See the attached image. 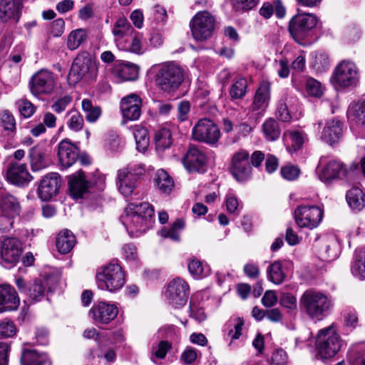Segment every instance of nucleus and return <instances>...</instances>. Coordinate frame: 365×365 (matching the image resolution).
I'll list each match as a JSON object with an SVG mask.
<instances>
[{"instance_id":"f257e3e1","label":"nucleus","mask_w":365,"mask_h":365,"mask_svg":"<svg viewBox=\"0 0 365 365\" xmlns=\"http://www.w3.org/2000/svg\"><path fill=\"white\" fill-rule=\"evenodd\" d=\"M153 214V207L148 202L130 203L120 219L129 234L137 237L148 227L149 219Z\"/></svg>"},{"instance_id":"f03ea898","label":"nucleus","mask_w":365,"mask_h":365,"mask_svg":"<svg viewBox=\"0 0 365 365\" xmlns=\"http://www.w3.org/2000/svg\"><path fill=\"white\" fill-rule=\"evenodd\" d=\"M184 78V69L179 64L171 61L158 66L155 82L160 90L171 93L180 87Z\"/></svg>"},{"instance_id":"7ed1b4c3","label":"nucleus","mask_w":365,"mask_h":365,"mask_svg":"<svg viewBox=\"0 0 365 365\" xmlns=\"http://www.w3.org/2000/svg\"><path fill=\"white\" fill-rule=\"evenodd\" d=\"M299 305L309 317L319 319L329 311L331 307V301L323 292L309 289L302 295Z\"/></svg>"},{"instance_id":"20e7f679","label":"nucleus","mask_w":365,"mask_h":365,"mask_svg":"<svg viewBox=\"0 0 365 365\" xmlns=\"http://www.w3.org/2000/svg\"><path fill=\"white\" fill-rule=\"evenodd\" d=\"M98 287L103 290L115 292L125 284V274L117 263H109L101 267L96 273Z\"/></svg>"},{"instance_id":"39448f33","label":"nucleus","mask_w":365,"mask_h":365,"mask_svg":"<svg viewBox=\"0 0 365 365\" xmlns=\"http://www.w3.org/2000/svg\"><path fill=\"white\" fill-rule=\"evenodd\" d=\"M343 341L334 326L321 329L317 336L316 346L322 359L334 356L340 350Z\"/></svg>"},{"instance_id":"423d86ee","label":"nucleus","mask_w":365,"mask_h":365,"mask_svg":"<svg viewBox=\"0 0 365 365\" xmlns=\"http://www.w3.org/2000/svg\"><path fill=\"white\" fill-rule=\"evenodd\" d=\"M189 26L192 37L197 41H204L212 36L215 19L207 11H199L192 17Z\"/></svg>"},{"instance_id":"0eeeda50","label":"nucleus","mask_w":365,"mask_h":365,"mask_svg":"<svg viewBox=\"0 0 365 365\" xmlns=\"http://www.w3.org/2000/svg\"><path fill=\"white\" fill-rule=\"evenodd\" d=\"M56 86L55 75L47 69L36 71L29 81L31 93L35 97L52 94Z\"/></svg>"},{"instance_id":"6e6552de","label":"nucleus","mask_w":365,"mask_h":365,"mask_svg":"<svg viewBox=\"0 0 365 365\" xmlns=\"http://www.w3.org/2000/svg\"><path fill=\"white\" fill-rule=\"evenodd\" d=\"M97 66L92 56L88 52L80 53L74 59L70 69L68 77L78 81L83 78H93L97 75Z\"/></svg>"},{"instance_id":"1a4fd4ad","label":"nucleus","mask_w":365,"mask_h":365,"mask_svg":"<svg viewBox=\"0 0 365 365\" xmlns=\"http://www.w3.org/2000/svg\"><path fill=\"white\" fill-rule=\"evenodd\" d=\"M194 140L215 145L220 138V130L217 125L209 118H202L197 121L192 130Z\"/></svg>"},{"instance_id":"9d476101","label":"nucleus","mask_w":365,"mask_h":365,"mask_svg":"<svg viewBox=\"0 0 365 365\" xmlns=\"http://www.w3.org/2000/svg\"><path fill=\"white\" fill-rule=\"evenodd\" d=\"M358 80V69L356 65L348 61H342L339 63L332 76L334 84L340 88L355 86Z\"/></svg>"},{"instance_id":"9b49d317","label":"nucleus","mask_w":365,"mask_h":365,"mask_svg":"<svg viewBox=\"0 0 365 365\" xmlns=\"http://www.w3.org/2000/svg\"><path fill=\"white\" fill-rule=\"evenodd\" d=\"M297 225L310 230L317 227L323 217L322 210L316 205H299L294 211Z\"/></svg>"},{"instance_id":"f8f14e48","label":"nucleus","mask_w":365,"mask_h":365,"mask_svg":"<svg viewBox=\"0 0 365 365\" xmlns=\"http://www.w3.org/2000/svg\"><path fill=\"white\" fill-rule=\"evenodd\" d=\"M250 153L240 149L232 157L230 172L238 182L247 180L252 175V166L249 162Z\"/></svg>"},{"instance_id":"ddd939ff","label":"nucleus","mask_w":365,"mask_h":365,"mask_svg":"<svg viewBox=\"0 0 365 365\" xmlns=\"http://www.w3.org/2000/svg\"><path fill=\"white\" fill-rule=\"evenodd\" d=\"M23 248L21 242L16 237H5L1 242L0 254L4 266L15 265L20 259Z\"/></svg>"},{"instance_id":"4468645a","label":"nucleus","mask_w":365,"mask_h":365,"mask_svg":"<svg viewBox=\"0 0 365 365\" xmlns=\"http://www.w3.org/2000/svg\"><path fill=\"white\" fill-rule=\"evenodd\" d=\"M188 284L182 279H175L168 287L166 296L168 303L174 308L183 307L187 300Z\"/></svg>"},{"instance_id":"2eb2a0df","label":"nucleus","mask_w":365,"mask_h":365,"mask_svg":"<svg viewBox=\"0 0 365 365\" xmlns=\"http://www.w3.org/2000/svg\"><path fill=\"white\" fill-rule=\"evenodd\" d=\"M317 23V17L312 14H297L289 22V32L295 38L303 37Z\"/></svg>"},{"instance_id":"dca6fc26","label":"nucleus","mask_w":365,"mask_h":365,"mask_svg":"<svg viewBox=\"0 0 365 365\" xmlns=\"http://www.w3.org/2000/svg\"><path fill=\"white\" fill-rule=\"evenodd\" d=\"M61 185L60 175L57 173H51L44 176L41 180L38 195L43 201L49 200L55 196Z\"/></svg>"},{"instance_id":"f3484780","label":"nucleus","mask_w":365,"mask_h":365,"mask_svg":"<svg viewBox=\"0 0 365 365\" xmlns=\"http://www.w3.org/2000/svg\"><path fill=\"white\" fill-rule=\"evenodd\" d=\"M206 161L205 154L195 145L190 146L182 158V163L189 172L200 173L203 171Z\"/></svg>"},{"instance_id":"a211bd4d","label":"nucleus","mask_w":365,"mask_h":365,"mask_svg":"<svg viewBox=\"0 0 365 365\" xmlns=\"http://www.w3.org/2000/svg\"><path fill=\"white\" fill-rule=\"evenodd\" d=\"M6 178L11 184L24 186L32 180L26 163L11 162L6 171Z\"/></svg>"},{"instance_id":"6ab92c4d","label":"nucleus","mask_w":365,"mask_h":365,"mask_svg":"<svg viewBox=\"0 0 365 365\" xmlns=\"http://www.w3.org/2000/svg\"><path fill=\"white\" fill-rule=\"evenodd\" d=\"M78 148L68 139L61 140L58 144V156L61 166L68 168L73 165L78 158Z\"/></svg>"},{"instance_id":"aec40b11","label":"nucleus","mask_w":365,"mask_h":365,"mask_svg":"<svg viewBox=\"0 0 365 365\" xmlns=\"http://www.w3.org/2000/svg\"><path fill=\"white\" fill-rule=\"evenodd\" d=\"M141 99L136 94H130L121 100L120 110L123 118L135 120L141 114Z\"/></svg>"},{"instance_id":"412c9836","label":"nucleus","mask_w":365,"mask_h":365,"mask_svg":"<svg viewBox=\"0 0 365 365\" xmlns=\"http://www.w3.org/2000/svg\"><path fill=\"white\" fill-rule=\"evenodd\" d=\"M16 284L20 292L25 294L33 302H38L44 297L46 288L40 279L26 284L24 279L18 278Z\"/></svg>"},{"instance_id":"4be33fe9","label":"nucleus","mask_w":365,"mask_h":365,"mask_svg":"<svg viewBox=\"0 0 365 365\" xmlns=\"http://www.w3.org/2000/svg\"><path fill=\"white\" fill-rule=\"evenodd\" d=\"M320 166H322L319 178L322 181L328 182L331 180L340 178L341 176H346L348 170L344 167L342 163L331 160L324 164L323 159L319 161Z\"/></svg>"},{"instance_id":"5701e85b","label":"nucleus","mask_w":365,"mask_h":365,"mask_svg":"<svg viewBox=\"0 0 365 365\" xmlns=\"http://www.w3.org/2000/svg\"><path fill=\"white\" fill-rule=\"evenodd\" d=\"M20 299L15 289L9 284L0 285V312L16 310Z\"/></svg>"},{"instance_id":"b1692460","label":"nucleus","mask_w":365,"mask_h":365,"mask_svg":"<svg viewBox=\"0 0 365 365\" xmlns=\"http://www.w3.org/2000/svg\"><path fill=\"white\" fill-rule=\"evenodd\" d=\"M21 210L20 203L16 197L0 191V212L4 217L13 219L20 215Z\"/></svg>"},{"instance_id":"393cba45","label":"nucleus","mask_w":365,"mask_h":365,"mask_svg":"<svg viewBox=\"0 0 365 365\" xmlns=\"http://www.w3.org/2000/svg\"><path fill=\"white\" fill-rule=\"evenodd\" d=\"M90 314L96 322L108 324L116 317L118 308L113 304L99 302L92 307Z\"/></svg>"},{"instance_id":"a878e982","label":"nucleus","mask_w":365,"mask_h":365,"mask_svg":"<svg viewBox=\"0 0 365 365\" xmlns=\"http://www.w3.org/2000/svg\"><path fill=\"white\" fill-rule=\"evenodd\" d=\"M342 136L341 123L335 119L327 120L323 126L320 138L329 145L338 143Z\"/></svg>"},{"instance_id":"bb28decb","label":"nucleus","mask_w":365,"mask_h":365,"mask_svg":"<svg viewBox=\"0 0 365 365\" xmlns=\"http://www.w3.org/2000/svg\"><path fill=\"white\" fill-rule=\"evenodd\" d=\"M270 100V84L262 82L257 89L251 109L253 111L264 110L268 106Z\"/></svg>"},{"instance_id":"cd10ccee","label":"nucleus","mask_w":365,"mask_h":365,"mask_svg":"<svg viewBox=\"0 0 365 365\" xmlns=\"http://www.w3.org/2000/svg\"><path fill=\"white\" fill-rule=\"evenodd\" d=\"M21 11L20 0H0V21L7 22L19 18Z\"/></svg>"},{"instance_id":"c85d7f7f","label":"nucleus","mask_w":365,"mask_h":365,"mask_svg":"<svg viewBox=\"0 0 365 365\" xmlns=\"http://www.w3.org/2000/svg\"><path fill=\"white\" fill-rule=\"evenodd\" d=\"M68 184L72 195L77 198L81 197L91 185V182L86 179L85 173L82 171L71 175Z\"/></svg>"},{"instance_id":"c756f323","label":"nucleus","mask_w":365,"mask_h":365,"mask_svg":"<svg viewBox=\"0 0 365 365\" xmlns=\"http://www.w3.org/2000/svg\"><path fill=\"white\" fill-rule=\"evenodd\" d=\"M133 31V28L125 18H119L114 23L112 30L114 40L118 47L123 44L124 38L131 36Z\"/></svg>"},{"instance_id":"7c9ffc66","label":"nucleus","mask_w":365,"mask_h":365,"mask_svg":"<svg viewBox=\"0 0 365 365\" xmlns=\"http://www.w3.org/2000/svg\"><path fill=\"white\" fill-rule=\"evenodd\" d=\"M21 363V365H51L45 354H39L34 349L24 350Z\"/></svg>"},{"instance_id":"2f4dec72","label":"nucleus","mask_w":365,"mask_h":365,"mask_svg":"<svg viewBox=\"0 0 365 365\" xmlns=\"http://www.w3.org/2000/svg\"><path fill=\"white\" fill-rule=\"evenodd\" d=\"M76 244V237L68 230H62L56 238V247L61 254L68 253Z\"/></svg>"},{"instance_id":"473e14b6","label":"nucleus","mask_w":365,"mask_h":365,"mask_svg":"<svg viewBox=\"0 0 365 365\" xmlns=\"http://www.w3.org/2000/svg\"><path fill=\"white\" fill-rule=\"evenodd\" d=\"M340 244L335 237H330L326 240L322 248L321 255L325 261H332L336 259L340 253Z\"/></svg>"},{"instance_id":"72a5a7b5","label":"nucleus","mask_w":365,"mask_h":365,"mask_svg":"<svg viewBox=\"0 0 365 365\" xmlns=\"http://www.w3.org/2000/svg\"><path fill=\"white\" fill-rule=\"evenodd\" d=\"M346 199L352 210L359 211L365 207V193L359 187H353L349 190Z\"/></svg>"},{"instance_id":"f704fd0d","label":"nucleus","mask_w":365,"mask_h":365,"mask_svg":"<svg viewBox=\"0 0 365 365\" xmlns=\"http://www.w3.org/2000/svg\"><path fill=\"white\" fill-rule=\"evenodd\" d=\"M132 129L135 140L136 149L139 152H145L150 144V138L147 129L140 125H135Z\"/></svg>"},{"instance_id":"c9c22d12","label":"nucleus","mask_w":365,"mask_h":365,"mask_svg":"<svg viewBox=\"0 0 365 365\" xmlns=\"http://www.w3.org/2000/svg\"><path fill=\"white\" fill-rule=\"evenodd\" d=\"M351 271L356 277L360 279H365V249L356 250Z\"/></svg>"},{"instance_id":"e433bc0d","label":"nucleus","mask_w":365,"mask_h":365,"mask_svg":"<svg viewBox=\"0 0 365 365\" xmlns=\"http://www.w3.org/2000/svg\"><path fill=\"white\" fill-rule=\"evenodd\" d=\"M155 182L158 189L164 193H170L174 187L173 178L163 169L157 171Z\"/></svg>"},{"instance_id":"4c0bfd02","label":"nucleus","mask_w":365,"mask_h":365,"mask_svg":"<svg viewBox=\"0 0 365 365\" xmlns=\"http://www.w3.org/2000/svg\"><path fill=\"white\" fill-rule=\"evenodd\" d=\"M29 158L31 165L34 171L39 170L46 168L47 165L45 153L43 150L38 146H34L30 149Z\"/></svg>"},{"instance_id":"58836bf2","label":"nucleus","mask_w":365,"mask_h":365,"mask_svg":"<svg viewBox=\"0 0 365 365\" xmlns=\"http://www.w3.org/2000/svg\"><path fill=\"white\" fill-rule=\"evenodd\" d=\"M88 34L85 29H78L72 31L67 38L66 46L68 49L74 51L77 49L87 38Z\"/></svg>"},{"instance_id":"ea45409f","label":"nucleus","mask_w":365,"mask_h":365,"mask_svg":"<svg viewBox=\"0 0 365 365\" xmlns=\"http://www.w3.org/2000/svg\"><path fill=\"white\" fill-rule=\"evenodd\" d=\"M267 278L275 284H280L285 278V273L283 269L281 261H275L267 268Z\"/></svg>"},{"instance_id":"a19ab883","label":"nucleus","mask_w":365,"mask_h":365,"mask_svg":"<svg viewBox=\"0 0 365 365\" xmlns=\"http://www.w3.org/2000/svg\"><path fill=\"white\" fill-rule=\"evenodd\" d=\"M226 326L229 329L227 331V338L230 339L229 345L231 346L233 341L238 339L242 335L244 321L240 317L232 318L228 321Z\"/></svg>"},{"instance_id":"79ce46f5","label":"nucleus","mask_w":365,"mask_h":365,"mask_svg":"<svg viewBox=\"0 0 365 365\" xmlns=\"http://www.w3.org/2000/svg\"><path fill=\"white\" fill-rule=\"evenodd\" d=\"M155 143L158 150H164L170 148L173 143L170 130L166 128L158 130L155 135Z\"/></svg>"},{"instance_id":"37998d69","label":"nucleus","mask_w":365,"mask_h":365,"mask_svg":"<svg viewBox=\"0 0 365 365\" xmlns=\"http://www.w3.org/2000/svg\"><path fill=\"white\" fill-rule=\"evenodd\" d=\"M262 130L266 139L270 141L278 139L281 133L277 122L273 118L264 121L262 125Z\"/></svg>"},{"instance_id":"c03bdc74","label":"nucleus","mask_w":365,"mask_h":365,"mask_svg":"<svg viewBox=\"0 0 365 365\" xmlns=\"http://www.w3.org/2000/svg\"><path fill=\"white\" fill-rule=\"evenodd\" d=\"M187 267L191 275L196 279L203 278L210 274L209 267L204 265L196 258L190 259Z\"/></svg>"},{"instance_id":"a18cd8bd","label":"nucleus","mask_w":365,"mask_h":365,"mask_svg":"<svg viewBox=\"0 0 365 365\" xmlns=\"http://www.w3.org/2000/svg\"><path fill=\"white\" fill-rule=\"evenodd\" d=\"M349 115L353 117L356 123L365 125V101L358 102L349 106Z\"/></svg>"},{"instance_id":"49530a36","label":"nucleus","mask_w":365,"mask_h":365,"mask_svg":"<svg viewBox=\"0 0 365 365\" xmlns=\"http://www.w3.org/2000/svg\"><path fill=\"white\" fill-rule=\"evenodd\" d=\"M81 108L86 114V119L89 123L96 122L101 114V110L98 106H93L89 99H83L81 102Z\"/></svg>"},{"instance_id":"de8ad7c7","label":"nucleus","mask_w":365,"mask_h":365,"mask_svg":"<svg viewBox=\"0 0 365 365\" xmlns=\"http://www.w3.org/2000/svg\"><path fill=\"white\" fill-rule=\"evenodd\" d=\"M142 38V34L137 33L132 37L130 43L128 44L123 42L118 48L121 50L130 51L133 53L142 54L144 52Z\"/></svg>"},{"instance_id":"09e8293b","label":"nucleus","mask_w":365,"mask_h":365,"mask_svg":"<svg viewBox=\"0 0 365 365\" xmlns=\"http://www.w3.org/2000/svg\"><path fill=\"white\" fill-rule=\"evenodd\" d=\"M118 74L124 81L135 80L138 76V66L130 63H124L119 68Z\"/></svg>"},{"instance_id":"8fccbe9b","label":"nucleus","mask_w":365,"mask_h":365,"mask_svg":"<svg viewBox=\"0 0 365 365\" xmlns=\"http://www.w3.org/2000/svg\"><path fill=\"white\" fill-rule=\"evenodd\" d=\"M67 116L68 120L66 124L71 130L78 132L83 128L84 120L79 112L71 110L68 112Z\"/></svg>"},{"instance_id":"3c124183","label":"nucleus","mask_w":365,"mask_h":365,"mask_svg":"<svg viewBox=\"0 0 365 365\" xmlns=\"http://www.w3.org/2000/svg\"><path fill=\"white\" fill-rule=\"evenodd\" d=\"M119 191L125 197L130 195L136 186V180L127 178L124 174L118 173Z\"/></svg>"},{"instance_id":"603ef678","label":"nucleus","mask_w":365,"mask_h":365,"mask_svg":"<svg viewBox=\"0 0 365 365\" xmlns=\"http://www.w3.org/2000/svg\"><path fill=\"white\" fill-rule=\"evenodd\" d=\"M284 135L289 136L292 142L291 147L287 148L289 153L301 148L306 139V135L299 131H287Z\"/></svg>"},{"instance_id":"864d4df0","label":"nucleus","mask_w":365,"mask_h":365,"mask_svg":"<svg viewBox=\"0 0 365 365\" xmlns=\"http://www.w3.org/2000/svg\"><path fill=\"white\" fill-rule=\"evenodd\" d=\"M171 344L168 341H160L158 345L152 346L150 360L155 361V358L163 359L171 349Z\"/></svg>"},{"instance_id":"5fc2aeb1","label":"nucleus","mask_w":365,"mask_h":365,"mask_svg":"<svg viewBox=\"0 0 365 365\" xmlns=\"http://www.w3.org/2000/svg\"><path fill=\"white\" fill-rule=\"evenodd\" d=\"M247 88V82L245 78H241L237 79L232 86L230 94L232 99L242 98L246 93Z\"/></svg>"},{"instance_id":"6e6d98bb","label":"nucleus","mask_w":365,"mask_h":365,"mask_svg":"<svg viewBox=\"0 0 365 365\" xmlns=\"http://www.w3.org/2000/svg\"><path fill=\"white\" fill-rule=\"evenodd\" d=\"M16 332V326L12 320L8 318L0 320V337H13Z\"/></svg>"},{"instance_id":"4d7b16f0","label":"nucleus","mask_w":365,"mask_h":365,"mask_svg":"<svg viewBox=\"0 0 365 365\" xmlns=\"http://www.w3.org/2000/svg\"><path fill=\"white\" fill-rule=\"evenodd\" d=\"M287 96H283L277 103L276 109V117L283 121H290L292 116L287 105Z\"/></svg>"},{"instance_id":"13d9d810","label":"nucleus","mask_w":365,"mask_h":365,"mask_svg":"<svg viewBox=\"0 0 365 365\" xmlns=\"http://www.w3.org/2000/svg\"><path fill=\"white\" fill-rule=\"evenodd\" d=\"M118 173L137 181L138 177L143 174L144 168L140 164H130L125 168L119 170Z\"/></svg>"},{"instance_id":"bf43d9fd","label":"nucleus","mask_w":365,"mask_h":365,"mask_svg":"<svg viewBox=\"0 0 365 365\" xmlns=\"http://www.w3.org/2000/svg\"><path fill=\"white\" fill-rule=\"evenodd\" d=\"M312 65L318 71H325L329 66L328 55L323 52L317 53L312 62Z\"/></svg>"},{"instance_id":"052dcab7","label":"nucleus","mask_w":365,"mask_h":365,"mask_svg":"<svg viewBox=\"0 0 365 365\" xmlns=\"http://www.w3.org/2000/svg\"><path fill=\"white\" fill-rule=\"evenodd\" d=\"M306 90L309 96L314 97H320L323 93L320 82L314 78L307 79Z\"/></svg>"},{"instance_id":"680f3d73","label":"nucleus","mask_w":365,"mask_h":365,"mask_svg":"<svg viewBox=\"0 0 365 365\" xmlns=\"http://www.w3.org/2000/svg\"><path fill=\"white\" fill-rule=\"evenodd\" d=\"M19 110L24 118H29L34 115L36 107L27 99H21L18 102Z\"/></svg>"},{"instance_id":"e2e57ef3","label":"nucleus","mask_w":365,"mask_h":365,"mask_svg":"<svg viewBox=\"0 0 365 365\" xmlns=\"http://www.w3.org/2000/svg\"><path fill=\"white\" fill-rule=\"evenodd\" d=\"M0 120L1 125L5 130L14 131L16 129L15 119L8 110H4L1 113Z\"/></svg>"},{"instance_id":"0e129e2a","label":"nucleus","mask_w":365,"mask_h":365,"mask_svg":"<svg viewBox=\"0 0 365 365\" xmlns=\"http://www.w3.org/2000/svg\"><path fill=\"white\" fill-rule=\"evenodd\" d=\"M271 362L274 365H286L288 363V355L282 349H276L272 355Z\"/></svg>"},{"instance_id":"69168bd1","label":"nucleus","mask_w":365,"mask_h":365,"mask_svg":"<svg viewBox=\"0 0 365 365\" xmlns=\"http://www.w3.org/2000/svg\"><path fill=\"white\" fill-rule=\"evenodd\" d=\"M280 304L289 309L294 310L297 309V299L289 293H282L279 301Z\"/></svg>"},{"instance_id":"338daca9","label":"nucleus","mask_w":365,"mask_h":365,"mask_svg":"<svg viewBox=\"0 0 365 365\" xmlns=\"http://www.w3.org/2000/svg\"><path fill=\"white\" fill-rule=\"evenodd\" d=\"M299 169L294 165H287L281 169L282 176L288 180H294L297 179L299 175Z\"/></svg>"},{"instance_id":"774afa93","label":"nucleus","mask_w":365,"mask_h":365,"mask_svg":"<svg viewBox=\"0 0 365 365\" xmlns=\"http://www.w3.org/2000/svg\"><path fill=\"white\" fill-rule=\"evenodd\" d=\"M190 316L197 322H202L207 318L204 309L198 305L192 303H190Z\"/></svg>"}]
</instances>
